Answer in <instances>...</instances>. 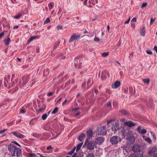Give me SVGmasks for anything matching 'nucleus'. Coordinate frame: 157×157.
<instances>
[{
	"instance_id": "f704fd0d",
	"label": "nucleus",
	"mask_w": 157,
	"mask_h": 157,
	"mask_svg": "<svg viewBox=\"0 0 157 157\" xmlns=\"http://www.w3.org/2000/svg\"><path fill=\"white\" fill-rule=\"evenodd\" d=\"M49 73V69H47L45 70L44 71V75H48Z\"/></svg>"
},
{
	"instance_id": "6e6d98bb",
	"label": "nucleus",
	"mask_w": 157,
	"mask_h": 157,
	"mask_svg": "<svg viewBox=\"0 0 157 157\" xmlns=\"http://www.w3.org/2000/svg\"><path fill=\"white\" fill-rule=\"evenodd\" d=\"M67 101V100L66 99L62 103V105L63 106H64L66 105V103Z\"/></svg>"
},
{
	"instance_id": "393cba45",
	"label": "nucleus",
	"mask_w": 157,
	"mask_h": 157,
	"mask_svg": "<svg viewBox=\"0 0 157 157\" xmlns=\"http://www.w3.org/2000/svg\"><path fill=\"white\" fill-rule=\"evenodd\" d=\"M85 134L84 133L82 134L79 136L78 139L80 141H82L83 139L85 137Z\"/></svg>"
},
{
	"instance_id": "ddd939ff",
	"label": "nucleus",
	"mask_w": 157,
	"mask_h": 157,
	"mask_svg": "<svg viewBox=\"0 0 157 157\" xmlns=\"http://www.w3.org/2000/svg\"><path fill=\"white\" fill-rule=\"evenodd\" d=\"M140 146L137 144H134L132 147V151L134 152H137L140 151Z\"/></svg>"
},
{
	"instance_id": "2eb2a0df",
	"label": "nucleus",
	"mask_w": 157,
	"mask_h": 157,
	"mask_svg": "<svg viewBox=\"0 0 157 157\" xmlns=\"http://www.w3.org/2000/svg\"><path fill=\"white\" fill-rule=\"evenodd\" d=\"M121 82L119 81H117L113 83L112 87L113 89H117L120 86Z\"/></svg>"
},
{
	"instance_id": "4d7b16f0",
	"label": "nucleus",
	"mask_w": 157,
	"mask_h": 157,
	"mask_svg": "<svg viewBox=\"0 0 157 157\" xmlns=\"http://www.w3.org/2000/svg\"><path fill=\"white\" fill-rule=\"evenodd\" d=\"M107 105L108 106L110 107L111 106V102L110 101H109L107 103Z\"/></svg>"
},
{
	"instance_id": "ea45409f",
	"label": "nucleus",
	"mask_w": 157,
	"mask_h": 157,
	"mask_svg": "<svg viewBox=\"0 0 157 157\" xmlns=\"http://www.w3.org/2000/svg\"><path fill=\"white\" fill-rule=\"evenodd\" d=\"M146 132H147L146 130V129H143L141 130V132H140V133L141 134H145V133H146Z\"/></svg>"
},
{
	"instance_id": "bb28decb",
	"label": "nucleus",
	"mask_w": 157,
	"mask_h": 157,
	"mask_svg": "<svg viewBox=\"0 0 157 157\" xmlns=\"http://www.w3.org/2000/svg\"><path fill=\"white\" fill-rule=\"evenodd\" d=\"M37 36H32L31 38H30L28 40V43H30L33 40L36 39L38 38Z\"/></svg>"
},
{
	"instance_id": "052dcab7",
	"label": "nucleus",
	"mask_w": 157,
	"mask_h": 157,
	"mask_svg": "<svg viewBox=\"0 0 157 157\" xmlns=\"http://www.w3.org/2000/svg\"><path fill=\"white\" fill-rule=\"evenodd\" d=\"M106 92L108 93L109 94H111L112 93V91L111 90L107 89L106 90Z\"/></svg>"
},
{
	"instance_id": "09e8293b",
	"label": "nucleus",
	"mask_w": 157,
	"mask_h": 157,
	"mask_svg": "<svg viewBox=\"0 0 157 157\" xmlns=\"http://www.w3.org/2000/svg\"><path fill=\"white\" fill-rule=\"evenodd\" d=\"M114 120L113 119L109 120L107 121V124H109V123H112Z\"/></svg>"
},
{
	"instance_id": "f257e3e1",
	"label": "nucleus",
	"mask_w": 157,
	"mask_h": 157,
	"mask_svg": "<svg viewBox=\"0 0 157 157\" xmlns=\"http://www.w3.org/2000/svg\"><path fill=\"white\" fill-rule=\"evenodd\" d=\"M96 133L99 135H105L106 133V126L100 125L97 129Z\"/></svg>"
},
{
	"instance_id": "aec40b11",
	"label": "nucleus",
	"mask_w": 157,
	"mask_h": 157,
	"mask_svg": "<svg viewBox=\"0 0 157 157\" xmlns=\"http://www.w3.org/2000/svg\"><path fill=\"white\" fill-rule=\"evenodd\" d=\"M134 157H143L144 152L142 151H138L136 154H133Z\"/></svg>"
},
{
	"instance_id": "423d86ee",
	"label": "nucleus",
	"mask_w": 157,
	"mask_h": 157,
	"mask_svg": "<svg viewBox=\"0 0 157 157\" xmlns=\"http://www.w3.org/2000/svg\"><path fill=\"white\" fill-rule=\"evenodd\" d=\"M29 79V75L23 76L22 78V80L20 82V84L22 86L25 85Z\"/></svg>"
},
{
	"instance_id": "69168bd1",
	"label": "nucleus",
	"mask_w": 157,
	"mask_h": 157,
	"mask_svg": "<svg viewBox=\"0 0 157 157\" xmlns=\"http://www.w3.org/2000/svg\"><path fill=\"white\" fill-rule=\"evenodd\" d=\"M136 19L135 17L133 18L131 20V22H136Z\"/></svg>"
},
{
	"instance_id": "37998d69",
	"label": "nucleus",
	"mask_w": 157,
	"mask_h": 157,
	"mask_svg": "<svg viewBox=\"0 0 157 157\" xmlns=\"http://www.w3.org/2000/svg\"><path fill=\"white\" fill-rule=\"evenodd\" d=\"M132 132H131V131H128V132H127V131H126V136H128L129 135H131L132 134Z\"/></svg>"
},
{
	"instance_id": "8fccbe9b",
	"label": "nucleus",
	"mask_w": 157,
	"mask_h": 157,
	"mask_svg": "<svg viewBox=\"0 0 157 157\" xmlns=\"http://www.w3.org/2000/svg\"><path fill=\"white\" fill-rule=\"evenodd\" d=\"M56 28L57 30H59L62 29V26L61 25H58L56 26Z\"/></svg>"
},
{
	"instance_id": "bf43d9fd",
	"label": "nucleus",
	"mask_w": 157,
	"mask_h": 157,
	"mask_svg": "<svg viewBox=\"0 0 157 157\" xmlns=\"http://www.w3.org/2000/svg\"><path fill=\"white\" fill-rule=\"evenodd\" d=\"M12 143H13L14 144H16V145H17L18 146H19V147L21 146L16 141H14L12 142Z\"/></svg>"
},
{
	"instance_id": "9b49d317",
	"label": "nucleus",
	"mask_w": 157,
	"mask_h": 157,
	"mask_svg": "<svg viewBox=\"0 0 157 157\" xmlns=\"http://www.w3.org/2000/svg\"><path fill=\"white\" fill-rule=\"evenodd\" d=\"M12 134L17 137L20 139H23L25 137V136L21 134L17 131L13 132L12 133Z\"/></svg>"
},
{
	"instance_id": "a19ab883",
	"label": "nucleus",
	"mask_w": 157,
	"mask_h": 157,
	"mask_svg": "<svg viewBox=\"0 0 157 157\" xmlns=\"http://www.w3.org/2000/svg\"><path fill=\"white\" fill-rule=\"evenodd\" d=\"M126 131L125 129L122 130L121 131V132L123 136H126Z\"/></svg>"
},
{
	"instance_id": "c85d7f7f",
	"label": "nucleus",
	"mask_w": 157,
	"mask_h": 157,
	"mask_svg": "<svg viewBox=\"0 0 157 157\" xmlns=\"http://www.w3.org/2000/svg\"><path fill=\"white\" fill-rule=\"evenodd\" d=\"M83 144V142H82L79 144H78L77 145V148L76 149V151H78L80 149L81 147H82V145Z\"/></svg>"
},
{
	"instance_id": "e433bc0d",
	"label": "nucleus",
	"mask_w": 157,
	"mask_h": 157,
	"mask_svg": "<svg viewBox=\"0 0 157 157\" xmlns=\"http://www.w3.org/2000/svg\"><path fill=\"white\" fill-rule=\"evenodd\" d=\"M102 56L104 57L107 56L109 55L108 52H104L103 53L101 54Z\"/></svg>"
},
{
	"instance_id": "72a5a7b5",
	"label": "nucleus",
	"mask_w": 157,
	"mask_h": 157,
	"mask_svg": "<svg viewBox=\"0 0 157 157\" xmlns=\"http://www.w3.org/2000/svg\"><path fill=\"white\" fill-rule=\"evenodd\" d=\"M142 81L144 83L147 84L150 82V79L149 78L147 79H142Z\"/></svg>"
},
{
	"instance_id": "c9c22d12",
	"label": "nucleus",
	"mask_w": 157,
	"mask_h": 157,
	"mask_svg": "<svg viewBox=\"0 0 157 157\" xmlns=\"http://www.w3.org/2000/svg\"><path fill=\"white\" fill-rule=\"evenodd\" d=\"M76 149V147H74L73 149L72 150L70 151L68 153V154L69 155H72L74 152L75 151V150Z\"/></svg>"
},
{
	"instance_id": "20e7f679",
	"label": "nucleus",
	"mask_w": 157,
	"mask_h": 157,
	"mask_svg": "<svg viewBox=\"0 0 157 157\" xmlns=\"http://www.w3.org/2000/svg\"><path fill=\"white\" fill-rule=\"evenodd\" d=\"M83 62L82 60L79 58H75V59L74 64L75 67L78 68L81 67V64Z\"/></svg>"
},
{
	"instance_id": "6ab92c4d",
	"label": "nucleus",
	"mask_w": 157,
	"mask_h": 157,
	"mask_svg": "<svg viewBox=\"0 0 157 157\" xmlns=\"http://www.w3.org/2000/svg\"><path fill=\"white\" fill-rule=\"evenodd\" d=\"M157 149V148L155 147H151L149 148V151L148 152V154L150 155H151L154 152L156 151Z\"/></svg>"
},
{
	"instance_id": "6e6552de",
	"label": "nucleus",
	"mask_w": 157,
	"mask_h": 157,
	"mask_svg": "<svg viewBox=\"0 0 157 157\" xmlns=\"http://www.w3.org/2000/svg\"><path fill=\"white\" fill-rule=\"evenodd\" d=\"M97 148V144L94 141H89V150H93Z\"/></svg>"
},
{
	"instance_id": "5701e85b",
	"label": "nucleus",
	"mask_w": 157,
	"mask_h": 157,
	"mask_svg": "<svg viewBox=\"0 0 157 157\" xmlns=\"http://www.w3.org/2000/svg\"><path fill=\"white\" fill-rule=\"evenodd\" d=\"M140 35L142 36H144L145 34V28L143 27L140 30Z\"/></svg>"
},
{
	"instance_id": "338daca9",
	"label": "nucleus",
	"mask_w": 157,
	"mask_h": 157,
	"mask_svg": "<svg viewBox=\"0 0 157 157\" xmlns=\"http://www.w3.org/2000/svg\"><path fill=\"white\" fill-rule=\"evenodd\" d=\"M154 49L155 50L157 54V47L156 46H154Z\"/></svg>"
},
{
	"instance_id": "cd10ccee",
	"label": "nucleus",
	"mask_w": 157,
	"mask_h": 157,
	"mask_svg": "<svg viewBox=\"0 0 157 157\" xmlns=\"http://www.w3.org/2000/svg\"><path fill=\"white\" fill-rule=\"evenodd\" d=\"M54 5V3L52 2H51L48 4L49 9L50 10H51L53 8Z\"/></svg>"
},
{
	"instance_id": "c03bdc74",
	"label": "nucleus",
	"mask_w": 157,
	"mask_h": 157,
	"mask_svg": "<svg viewBox=\"0 0 157 157\" xmlns=\"http://www.w3.org/2000/svg\"><path fill=\"white\" fill-rule=\"evenodd\" d=\"M147 5V3L146 2H144L142 5L141 8H143L144 7L146 6Z\"/></svg>"
},
{
	"instance_id": "49530a36",
	"label": "nucleus",
	"mask_w": 157,
	"mask_h": 157,
	"mask_svg": "<svg viewBox=\"0 0 157 157\" xmlns=\"http://www.w3.org/2000/svg\"><path fill=\"white\" fill-rule=\"evenodd\" d=\"M94 41L96 42H98L100 40V39L98 37H97L96 36H95L94 39Z\"/></svg>"
},
{
	"instance_id": "f03ea898",
	"label": "nucleus",
	"mask_w": 157,
	"mask_h": 157,
	"mask_svg": "<svg viewBox=\"0 0 157 157\" xmlns=\"http://www.w3.org/2000/svg\"><path fill=\"white\" fill-rule=\"evenodd\" d=\"M120 138L117 136H114L111 137L110 139V142L112 144H117L120 141Z\"/></svg>"
},
{
	"instance_id": "b1692460",
	"label": "nucleus",
	"mask_w": 157,
	"mask_h": 157,
	"mask_svg": "<svg viewBox=\"0 0 157 157\" xmlns=\"http://www.w3.org/2000/svg\"><path fill=\"white\" fill-rule=\"evenodd\" d=\"M93 132L91 129H89V140L92 139V137H94L93 136Z\"/></svg>"
},
{
	"instance_id": "7ed1b4c3",
	"label": "nucleus",
	"mask_w": 157,
	"mask_h": 157,
	"mask_svg": "<svg viewBox=\"0 0 157 157\" xmlns=\"http://www.w3.org/2000/svg\"><path fill=\"white\" fill-rule=\"evenodd\" d=\"M10 76L8 75L7 77H6L4 79V83L5 86L8 88H10L11 86H13L14 85L12 86V84L11 80H10Z\"/></svg>"
},
{
	"instance_id": "603ef678",
	"label": "nucleus",
	"mask_w": 157,
	"mask_h": 157,
	"mask_svg": "<svg viewBox=\"0 0 157 157\" xmlns=\"http://www.w3.org/2000/svg\"><path fill=\"white\" fill-rule=\"evenodd\" d=\"M88 140V138H87L86 139V142H85V143H84V146L86 145L87 147H88V143L87 142V140Z\"/></svg>"
},
{
	"instance_id": "473e14b6",
	"label": "nucleus",
	"mask_w": 157,
	"mask_h": 157,
	"mask_svg": "<svg viewBox=\"0 0 157 157\" xmlns=\"http://www.w3.org/2000/svg\"><path fill=\"white\" fill-rule=\"evenodd\" d=\"M48 116V114L45 113L42 115L41 118L43 120H45L46 119Z\"/></svg>"
},
{
	"instance_id": "f3484780",
	"label": "nucleus",
	"mask_w": 157,
	"mask_h": 157,
	"mask_svg": "<svg viewBox=\"0 0 157 157\" xmlns=\"http://www.w3.org/2000/svg\"><path fill=\"white\" fill-rule=\"evenodd\" d=\"M131 145V144L127 143L126 146L123 150L127 153L131 151V148L132 147V146Z\"/></svg>"
},
{
	"instance_id": "13d9d810",
	"label": "nucleus",
	"mask_w": 157,
	"mask_h": 157,
	"mask_svg": "<svg viewBox=\"0 0 157 157\" xmlns=\"http://www.w3.org/2000/svg\"><path fill=\"white\" fill-rule=\"evenodd\" d=\"M53 94V93L52 92H50L47 94L48 96L49 97L52 95Z\"/></svg>"
},
{
	"instance_id": "58836bf2",
	"label": "nucleus",
	"mask_w": 157,
	"mask_h": 157,
	"mask_svg": "<svg viewBox=\"0 0 157 157\" xmlns=\"http://www.w3.org/2000/svg\"><path fill=\"white\" fill-rule=\"evenodd\" d=\"M145 140L149 143H151L152 142L151 139L149 137L146 138L145 139Z\"/></svg>"
},
{
	"instance_id": "39448f33",
	"label": "nucleus",
	"mask_w": 157,
	"mask_h": 157,
	"mask_svg": "<svg viewBox=\"0 0 157 157\" xmlns=\"http://www.w3.org/2000/svg\"><path fill=\"white\" fill-rule=\"evenodd\" d=\"M81 36V35L79 34H76L74 33L71 36L69 40V42H71L75 40H77L79 39Z\"/></svg>"
},
{
	"instance_id": "0eeeda50",
	"label": "nucleus",
	"mask_w": 157,
	"mask_h": 157,
	"mask_svg": "<svg viewBox=\"0 0 157 157\" xmlns=\"http://www.w3.org/2000/svg\"><path fill=\"white\" fill-rule=\"evenodd\" d=\"M11 154L13 157L17 156V157H19L21 154V150L17 147L15 150L12 152H11Z\"/></svg>"
},
{
	"instance_id": "774afa93",
	"label": "nucleus",
	"mask_w": 157,
	"mask_h": 157,
	"mask_svg": "<svg viewBox=\"0 0 157 157\" xmlns=\"http://www.w3.org/2000/svg\"><path fill=\"white\" fill-rule=\"evenodd\" d=\"M30 156L31 157H35V155L33 153H31L30 154Z\"/></svg>"
},
{
	"instance_id": "de8ad7c7",
	"label": "nucleus",
	"mask_w": 157,
	"mask_h": 157,
	"mask_svg": "<svg viewBox=\"0 0 157 157\" xmlns=\"http://www.w3.org/2000/svg\"><path fill=\"white\" fill-rule=\"evenodd\" d=\"M25 110L24 109H21V110L20 113H22V114H24L25 113Z\"/></svg>"
},
{
	"instance_id": "79ce46f5",
	"label": "nucleus",
	"mask_w": 157,
	"mask_h": 157,
	"mask_svg": "<svg viewBox=\"0 0 157 157\" xmlns=\"http://www.w3.org/2000/svg\"><path fill=\"white\" fill-rule=\"evenodd\" d=\"M155 18L154 19H153L152 18H151V19L150 23V25H152V24L155 21Z\"/></svg>"
},
{
	"instance_id": "0e129e2a",
	"label": "nucleus",
	"mask_w": 157,
	"mask_h": 157,
	"mask_svg": "<svg viewBox=\"0 0 157 157\" xmlns=\"http://www.w3.org/2000/svg\"><path fill=\"white\" fill-rule=\"evenodd\" d=\"M4 33L3 32H2L0 33V39L2 38V36L4 35Z\"/></svg>"
},
{
	"instance_id": "dca6fc26",
	"label": "nucleus",
	"mask_w": 157,
	"mask_h": 157,
	"mask_svg": "<svg viewBox=\"0 0 157 157\" xmlns=\"http://www.w3.org/2000/svg\"><path fill=\"white\" fill-rule=\"evenodd\" d=\"M124 124L129 127H131L135 126L136 124L134 122L129 121H126L124 123Z\"/></svg>"
},
{
	"instance_id": "f8f14e48",
	"label": "nucleus",
	"mask_w": 157,
	"mask_h": 157,
	"mask_svg": "<svg viewBox=\"0 0 157 157\" xmlns=\"http://www.w3.org/2000/svg\"><path fill=\"white\" fill-rule=\"evenodd\" d=\"M119 128V125L118 123L116 122H114L112 124L111 129L113 131H116Z\"/></svg>"
},
{
	"instance_id": "c756f323",
	"label": "nucleus",
	"mask_w": 157,
	"mask_h": 157,
	"mask_svg": "<svg viewBox=\"0 0 157 157\" xmlns=\"http://www.w3.org/2000/svg\"><path fill=\"white\" fill-rule=\"evenodd\" d=\"M10 41V38H8L4 40V43L6 44V45H8Z\"/></svg>"
},
{
	"instance_id": "a18cd8bd",
	"label": "nucleus",
	"mask_w": 157,
	"mask_h": 157,
	"mask_svg": "<svg viewBox=\"0 0 157 157\" xmlns=\"http://www.w3.org/2000/svg\"><path fill=\"white\" fill-rule=\"evenodd\" d=\"M146 52L148 54L151 55L152 54V52L150 50H147L146 51Z\"/></svg>"
},
{
	"instance_id": "9d476101",
	"label": "nucleus",
	"mask_w": 157,
	"mask_h": 157,
	"mask_svg": "<svg viewBox=\"0 0 157 157\" xmlns=\"http://www.w3.org/2000/svg\"><path fill=\"white\" fill-rule=\"evenodd\" d=\"M105 141L104 138L103 137H99L95 140V142L97 144L100 145Z\"/></svg>"
},
{
	"instance_id": "e2e57ef3",
	"label": "nucleus",
	"mask_w": 157,
	"mask_h": 157,
	"mask_svg": "<svg viewBox=\"0 0 157 157\" xmlns=\"http://www.w3.org/2000/svg\"><path fill=\"white\" fill-rule=\"evenodd\" d=\"M89 157H94V155L93 153H89Z\"/></svg>"
},
{
	"instance_id": "4468645a",
	"label": "nucleus",
	"mask_w": 157,
	"mask_h": 157,
	"mask_svg": "<svg viewBox=\"0 0 157 157\" xmlns=\"http://www.w3.org/2000/svg\"><path fill=\"white\" fill-rule=\"evenodd\" d=\"M16 147H17L15 145L10 144L8 146V150L11 153L12 152L15 150V149H16Z\"/></svg>"
},
{
	"instance_id": "4c0bfd02",
	"label": "nucleus",
	"mask_w": 157,
	"mask_h": 157,
	"mask_svg": "<svg viewBox=\"0 0 157 157\" xmlns=\"http://www.w3.org/2000/svg\"><path fill=\"white\" fill-rule=\"evenodd\" d=\"M50 22V18L48 17L47 18V19H46V20L45 21L44 24H47L49 22Z\"/></svg>"
},
{
	"instance_id": "2f4dec72",
	"label": "nucleus",
	"mask_w": 157,
	"mask_h": 157,
	"mask_svg": "<svg viewBox=\"0 0 157 157\" xmlns=\"http://www.w3.org/2000/svg\"><path fill=\"white\" fill-rule=\"evenodd\" d=\"M58 107H56L54 109L53 111L52 112V113L53 114H56L58 112Z\"/></svg>"
},
{
	"instance_id": "680f3d73",
	"label": "nucleus",
	"mask_w": 157,
	"mask_h": 157,
	"mask_svg": "<svg viewBox=\"0 0 157 157\" xmlns=\"http://www.w3.org/2000/svg\"><path fill=\"white\" fill-rule=\"evenodd\" d=\"M137 129V131H138V132L140 133V132H141V127H140V126L138 127Z\"/></svg>"
},
{
	"instance_id": "a211bd4d",
	"label": "nucleus",
	"mask_w": 157,
	"mask_h": 157,
	"mask_svg": "<svg viewBox=\"0 0 157 157\" xmlns=\"http://www.w3.org/2000/svg\"><path fill=\"white\" fill-rule=\"evenodd\" d=\"M15 77V75L14 74H13L12 75L11 78V81L12 82V84L13 85H14L15 84L18 82V79L17 78L14 80H13L14 78Z\"/></svg>"
},
{
	"instance_id": "412c9836",
	"label": "nucleus",
	"mask_w": 157,
	"mask_h": 157,
	"mask_svg": "<svg viewBox=\"0 0 157 157\" xmlns=\"http://www.w3.org/2000/svg\"><path fill=\"white\" fill-rule=\"evenodd\" d=\"M120 112L122 114L126 116H129L130 115V113L125 110L122 109L120 111Z\"/></svg>"
},
{
	"instance_id": "5fc2aeb1",
	"label": "nucleus",
	"mask_w": 157,
	"mask_h": 157,
	"mask_svg": "<svg viewBox=\"0 0 157 157\" xmlns=\"http://www.w3.org/2000/svg\"><path fill=\"white\" fill-rule=\"evenodd\" d=\"M130 17L127 20L124 21V23L125 24H128L130 21Z\"/></svg>"
},
{
	"instance_id": "3c124183",
	"label": "nucleus",
	"mask_w": 157,
	"mask_h": 157,
	"mask_svg": "<svg viewBox=\"0 0 157 157\" xmlns=\"http://www.w3.org/2000/svg\"><path fill=\"white\" fill-rule=\"evenodd\" d=\"M7 130L6 129H4L3 130H2L0 131V134H2L4 133L5 131Z\"/></svg>"
},
{
	"instance_id": "4be33fe9",
	"label": "nucleus",
	"mask_w": 157,
	"mask_h": 157,
	"mask_svg": "<svg viewBox=\"0 0 157 157\" xmlns=\"http://www.w3.org/2000/svg\"><path fill=\"white\" fill-rule=\"evenodd\" d=\"M107 73L105 71H102L101 72V78L102 80H105L106 78Z\"/></svg>"
},
{
	"instance_id": "864d4df0",
	"label": "nucleus",
	"mask_w": 157,
	"mask_h": 157,
	"mask_svg": "<svg viewBox=\"0 0 157 157\" xmlns=\"http://www.w3.org/2000/svg\"><path fill=\"white\" fill-rule=\"evenodd\" d=\"M76 19V21L77 23H80L81 22V21L79 20V18L78 17H77L75 18Z\"/></svg>"
},
{
	"instance_id": "1a4fd4ad",
	"label": "nucleus",
	"mask_w": 157,
	"mask_h": 157,
	"mask_svg": "<svg viewBox=\"0 0 157 157\" xmlns=\"http://www.w3.org/2000/svg\"><path fill=\"white\" fill-rule=\"evenodd\" d=\"M127 143L131 145L135 141V137L132 135H130L128 138H127Z\"/></svg>"
},
{
	"instance_id": "7c9ffc66",
	"label": "nucleus",
	"mask_w": 157,
	"mask_h": 157,
	"mask_svg": "<svg viewBox=\"0 0 157 157\" xmlns=\"http://www.w3.org/2000/svg\"><path fill=\"white\" fill-rule=\"evenodd\" d=\"M22 14L20 13H18L16 16H14L13 17V18L16 19H18L20 18V17L22 16Z\"/></svg>"
},
{
	"instance_id": "a878e982",
	"label": "nucleus",
	"mask_w": 157,
	"mask_h": 157,
	"mask_svg": "<svg viewBox=\"0 0 157 157\" xmlns=\"http://www.w3.org/2000/svg\"><path fill=\"white\" fill-rule=\"evenodd\" d=\"M59 41H56L55 43L53 46V50H55L59 46Z\"/></svg>"
}]
</instances>
